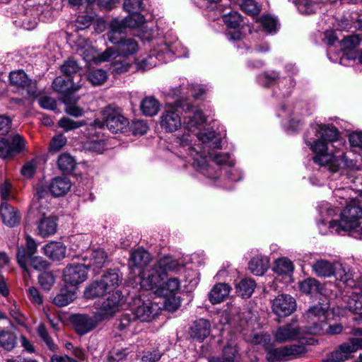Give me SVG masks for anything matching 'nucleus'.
Returning a JSON list of instances; mask_svg holds the SVG:
<instances>
[{
	"instance_id": "f257e3e1",
	"label": "nucleus",
	"mask_w": 362,
	"mask_h": 362,
	"mask_svg": "<svg viewBox=\"0 0 362 362\" xmlns=\"http://www.w3.org/2000/svg\"><path fill=\"white\" fill-rule=\"evenodd\" d=\"M194 137L204 145L203 148H220L221 147V138L216 132L211 129H206L196 134L185 133L181 136H177L176 143L180 148V153L183 156L192 158L193 167L204 175L209 178L215 179L218 177V169H216L213 164L217 166L221 165H230V156L227 153L209 154L207 158L205 156V150L199 144H192Z\"/></svg>"
},
{
	"instance_id": "f03ea898",
	"label": "nucleus",
	"mask_w": 362,
	"mask_h": 362,
	"mask_svg": "<svg viewBox=\"0 0 362 362\" xmlns=\"http://www.w3.org/2000/svg\"><path fill=\"white\" fill-rule=\"evenodd\" d=\"M316 132L320 135L319 139L313 143L306 141L315 154L314 162L332 173L337 172L342 166H347L344 145L338 141V129L332 124H320Z\"/></svg>"
},
{
	"instance_id": "7ed1b4c3",
	"label": "nucleus",
	"mask_w": 362,
	"mask_h": 362,
	"mask_svg": "<svg viewBox=\"0 0 362 362\" xmlns=\"http://www.w3.org/2000/svg\"><path fill=\"white\" fill-rule=\"evenodd\" d=\"M362 209L356 200L347 204L341 214L340 221H332L329 228L332 233L340 234L342 231H351L355 238L362 239Z\"/></svg>"
},
{
	"instance_id": "20e7f679",
	"label": "nucleus",
	"mask_w": 362,
	"mask_h": 362,
	"mask_svg": "<svg viewBox=\"0 0 362 362\" xmlns=\"http://www.w3.org/2000/svg\"><path fill=\"white\" fill-rule=\"evenodd\" d=\"M122 33H123L115 30H110L107 33V38L115 45V48H107L98 57L100 61H109L111 57L116 54L129 58L138 52V42L132 37H122Z\"/></svg>"
},
{
	"instance_id": "39448f33",
	"label": "nucleus",
	"mask_w": 362,
	"mask_h": 362,
	"mask_svg": "<svg viewBox=\"0 0 362 362\" xmlns=\"http://www.w3.org/2000/svg\"><path fill=\"white\" fill-rule=\"evenodd\" d=\"M182 48L181 44L179 42H175L172 44L163 43L156 48L154 49V55H150L147 59H143L142 61L137 63V67L139 69L146 70L149 69L157 65L156 59L160 62H167L172 59L174 54H177L178 57L184 56L188 57L187 54H182L180 52V49Z\"/></svg>"
},
{
	"instance_id": "423d86ee",
	"label": "nucleus",
	"mask_w": 362,
	"mask_h": 362,
	"mask_svg": "<svg viewBox=\"0 0 362 362\" xmlns=\"http://www.w3.org/2000/svg\"><path fill=\"white\" fill-rule=\"evenodd\" d=\"M160 311V307L158 303L141 298H134L131 308L132 314L138 322H151L159 315Z\"/></svg>"
},
{
	"instance_id": "0eeeda50",
	"label": "nucleus",
	"mask_w": 362,
	"mask_h": 362,
	"mask_svg": "<svg viewBox=\"0 0 362 362\" xmlns=\"http://www.w3.org/2000/svg\"><path fill=\"white\" fill-rule=\"evenodd\" d=\"M183 102L176 100L175 104H168L160 117L161 127L166 132H173L182 126V119L180 115L182 110Z\"/></svg>"
},
{
	"instance_id": "6e6552de",
	"label": "nucleus",
	"mask_w": 362,
	"mask_h": 362,
	"mask_svg": "<svg viewBox=\"0 0 362 362\" xmlns=\"http://www.w3.org/2000/svg\"><path fill=\"white\" fill-rule=\"evenodd\" d=\"M26 141L19 134H11L9 138H0V158L11 159L25 151Z\"/></svg>"
},
{
	"instance_id": "1a4fd4ad",
	"label": "nucleus",
	"mask_w": 362,
	"mask_h": 362,
	"mask_svg": "<svg viewBox=\"0 0 362 362\" xmlns=\"http://www.w3.org/2000/svg\"><path fill=\"white\" fill-rule=\"evenodd\" d=\"M103 125L112 133H117L127 125V119L122 115L121 109L112 105L106 107L103 111Z\"/></svg>"
},
{
	"instance_id": "9d476101",
	"label": "nucleus",
	"mask_w": 362,
	"mask_h": 362,
	"mask_svg": "<svg viewBox=\"0 0 362 362\" xmlns=\"http://www.w3.org/2000/svg\"><path fill=\"white\" fill-rule=\"evenodd\" d=\"M182 111L184 112L182 124L188 132H194L200 129L206 122V117L202 112L187 102H183Z\"/></svg>"
},
{
	"instance_id": "9b49d317",
	"label": "nucleus",
	"mask_w": 362,
	"mask_h": 362,
	"mask_svg": "<svg viewBox=\"0 0 362 362\" xmlns=\"http://www.w3.org/2000/svg\"><path fill=\"white\" fill-rule=\"evenodd\" d=\"M163 274L155 265L151 269H146L140 272V285L146 291H153L155 294L163 293L160 285L163 281Z\"/></svg>"
},
{
	"instance_id": "f8f14e48",
	"label": "nucleus",
	"mask_w": 362,
	"mask_h": 362,
	"mask_svg": "<svg viewBox=\"0 0 362 362\" xmlns=\"http://www.w3.org/2000/svg\"><path fill=\"white\" fill-rule=\"evenodd\" d=\"M105 296L107 297L102 299L97 304L98 311L96 313L98 315H100L103 321L111 317L118 311L122 293L120 291H116L107 293Z\"/></svg>"
},
{
	"instance_id": "ddd939ff",
	"label": "nucleus",
	"mask_w": 362,
	"mask_h": 362,
	"mask_svg": "<svg viewBox=\"0 0 362 362\" xmlns=\"http://www.w3.org/2000/svg\"><path fill=\"white\" fill-rule=\"evenodd\" d=\"M71 321L74 325L76 332L80 335H84L93 329L102 322L100 315L95 313L93 316L77 314L72 317Z\"/></svg>"
},
{
	"instance_id": "4468645a",
	"label": "nucleus",
	"mask_w": 362,
	"mask_h": 362,
	"mask_svg": "<svg viewBox=\"0 0 362 362\" xmlns=\"http://www.w3.org/2000/svg\"><path fill=\"white\" fill-rule=\"evenodd\" d=\"M305 351L303 345H289L279 348L270 349L267 351V358L269 361H280L286 360L290 356H297Z\"/></svg>"
},
{
	"instance_id": "2eb2a0df",
	"label": "nucleus",
	"mask_w": 362,
	"mask_h": 362,
	"mask_svg": "<svg viewBox=\"0 0 362 362\" xmlns=\"http://www.w3.org/2000/svg\"><path fill=\"white\" fill-rule=\"evenodd\" d=\"M274 314L280 317H285L291 315L296 309L295 299L287 294H281L276 297L272 305Z\"/></svg>"
},
{
	"instance_id": "dca6fc26",
	"label": "nucleus",
	"mask_w": 362,
	"mask_h": 362,
	"mask_svg": "<svg viewBox=\"0 0 362 362\" xmlns=\"http://www.w3.org/2000/svg\"><path fill=\"white\" fill-rule=\"evenodd\" d=\"M9 81L12 86L25 88L28 95L37 96V83L30 79L23 70L13 71L9 74Z\"/></svg>"
},
{
	"instance_id": "f3484780",
	"label": "nucleus",
	"mask_w": 362,
	"mask_h": 362,
	"mask_svg": "<svg viewBox=\"0 0 362 362\" xmlns=\"http://www.w3.org/2000/svg\"><path fill=\"white\" fill-rule=\"evenodd\" d=\"M63 274L66 284L76 286L87 279V268L84 264H71L65 267Z\"/></svg>"
},
{
	"instance_id": "a211bd4d",
	"label": "nucleus",
	"mask_w": 362,
	"mask_h": 362,
	"mask_svg": "<svg viewBox=\"0 0 362 362\" xmlns=\"http://www.w3.org/2000/svg\"><path fill=\"white\" fill-rule=\"evenodd\" d=\"M84 264L95 274H99L107 262V255L103 249H97L90 252L84 258Z\"/></svg>"
},
{
	"instance_id": "6ab92c4d",
	"label": "nucleus",
	"mask_w": 362,
	"mask_h": 362,
	"mask_svg": "<svg viewBox=\"0 0 362 362\" xmlns=\"http://www.w3.org/2000/svg\"><path fill=\"white\" fill-rule=\"evenodd\" d=\"M301 334V329L292 322L279 326L274 333V339L279 343H284L300 339Z\"/></svg>"
},
{
	"instance_id": "aec40b11",
	"label": "nucleus",
	"mask_w": 362,
	"mask_h": 362,
	"mask_svg": "<svg viewBox=\"0 0 362 362\" xmlns=\"http://www.w3.org/2000/svg\"><path fill=\"white\" fill-rule=\"evenodd\" d=\"M145 22V18L138 12H131L129 15L122 21L113 20L110 24V30H115L124 33L127 28H135L139 27Z\"/></svg>"
},
{
	"instance_id": "412c9836",
	"label": "nucleus",
	"mask_w": 362,
	"mask_h": 362,
	"mask_svg": "<svg viewBox=\"0 0 362 362\" xmlns=\"http://www.w3.org/2000/svg\"><path fill=\"white\" fill-rule=\"evenodd\" d=\"M307 320L308 326L305 332L310 334L312 327L319 325L321 322H325L327 319V310L320 304L310 307L304 315Z\"/></svg>"
},
{
	"instance_id": "4be33fe9",
	"label": "nucleus",
	"mask_w": 362,
	"mask_h": 362,
	"mask_svg": "<svg viewBox=\"0 0 362 362\" xmlns=\"http://www.w3.org/2000/svg\"><path fill=\"white\" fill-rule=\"evenodd\" d=\"M26 247H18L16 254V259L19 266L25 271L28 272L27 262L29 257H32L37 251V245L35 240L30 235L26 236Z\"/></svg>"
},
{
	"instance_id": "5701e85b",
	"label": "nucleus",
	"mask_w": 362,
	"mask_h": 362,
	"mask_svg": "<svg viewBox=\"0 0 362 362\" xmlns=\"http://www.w3.org/2000/svg\"><path fill=\"white\" fill-rule=\"evenodd\" d=\"M338 262H331L327 259H317L311 264L313 272L319 277L329 278L337 272Z\"/></svg>"
},
{
	"instance_id": "b1692460",
	"label": "nucleus",
	"mask_w": 362,
	"mask_h": 362,
	"mask_svg": "<svg viewBox=\"0 0 362 362\" xmlns=\"http://www.w3.org/2000/svg\"><path fill=\"white\" fill-rule=\"evenodd\" d=\"M0 216L4 223L9 227L18 225L21 218L18 209L6 202L0 206Z\"/></svg>"
},
{
	"instance_id": "393cba45",
	"label": "nucleus",
	"mask_w": 362,
	"mask_h": 362,
	"mask_svg": "<svg viewBox=\"0 0 362 362\" xmlns=\"http://www.w3.org/2000/svg\"><path fill=\"white\" fill-rule=\"evenodd\" d=\"M151 261V256L148 252L139 248L131 252L129 266L131 269H138L140 272L146 269V267Z\"/></svg>"
},
{
	"instance_id": "a878e982",
	"label": "nucleus",
	"mask_w": 362,
	"mask_h": 362,
	"mask_svg": "<svg viewBox=\"0 0 362 362\" xmlns=\"http://www.w3.org/2000/svg\"><path fill=\"white\" fill-rule=\"evenodd\" d=\"M154 265L163 276L167 275L168 272H177L184 267L182 262L170 255L160 258Z\"/></svg>"
},
{
	"instance_id": "bb28decb",
	"label": "nucleus",
	"mask_w": 362,
	"mask_h": 362,
	"mask_svg": "<svg viewBox=\"0 0 362 362\" xmlns=\"http://www.w3.org/2000/svg\"><path fill=\"white\" fill-rule=\"evenodd\" d=\"M53 89L59 93H64V95H71L74 92L79 90L81 86L75 84L72 78L67 77L65 79L62 76L57 77L52 83Z\"/></svg>"
},
{
	"instance_id": "cd10ccee",
	"label": "nucleus",
	"mask_w": 362,
	"mask_h": 362,
	"mask_svg": "<svg viewBox=\"0 0 362 362\" xmlns=\"http://www.w3.org/2000/svg\"><path fill=\"white\" fill-rule=\"evenodd\" d=\"M100 280L107 290V293H110L118 291L117 288L121 283L122 279L117 270L109 269L102 276Z\"/></svg>"
},
{
	"instance_id": "c85d7f7f",
	"label": "nucleus",
	"mask_w": 362,
	"mask_h": 362,
	"mask_svg": "<svg viewBox=\"0 0 362 362\" xmlns=\"http://www.w3.org/2000/svg\"><path fill=\"white\" fill-rule=\"evenodd\" d=\"M71 181L65 177H57L54 178L49 186V189L52 195L61 197L65 195L70 189Z\"/></svg>"
},
{
	"instance_id": "c756f323",
	"label": "nucleus",
	"mask_w": 362,
	"mask_h": 362,
	"mask_svg": "<svg viewBox=\"0 0 362 362\" xmlns=\"http://www.w3.org/2000/svg\"><path fill=\"white\" fill-rule=\"evenodd\" d=\"M109 60H112L110 66V70L115 76L123 74L129 71L132 61L128 58L119 54H115Z\"/></svg>"
},
{
	"instance_id": "7c9ffc66",
	"label": "nucleus",
	"mask_w": 362,
	"mask_h": 362,
	"mask_svg": "<svg viewBox=\"0 0 362 362\" xmlns=\"http://www.w3.org/2000/svg\"><path fill=\"white\" fill-rule=\"evenodd\" d=\"M210 323L204 319H199L191 328V336L199 341H204L210 334Z\"/></svg>"
},
{
	"instance_id": "2f4dec72",
	"label": "nucleus",
	"mask_w": 362,
	"mask_h": 362,
	"mask_svg": "<svg viewBox=\"0 0 362 362\" xmlns=\"http://www.w3.org/2000/svg\"><path fill=\"white\" fill-rule=\"evenodd\" d=\"M231 288L225 283L216 284L211 290L209 298L212 304H217L223 302L229 296Z\"/></svg>"
},
{
	"instance_id": "473e14b6",
	"label": "nucleus",
	"mask_w": 362,
	"mask_h": 362,
	"mask_svg": "<svg viewBox=\"0 0 362 362\" xmlns=\"http://www.w3.org/2000/svg\"><path fill=\"white\" fill-rule=\"evenodd\" d=\"M344 329L343 325L341 323H335L333 325H327V322H321L319 325H315L311 327L310 334H329L336 335L342 332Z\"/></svg>"
},
{
	"instance_id": "72a5a7b5",
	"label": "nucleus",
	"mask_w": 362,
	"mask_h": 362,
	"mask_svg": "<svg viewBox=\"0 0 362 362\" xmlns=\"http://www.w3.org/2000/svg\"><path fill=\"white\" fill-rule=\"evenodd\" d=\"M44 254L53 260L65 257L66 247L60 242H51L43 247Z\"/></svg>"
},
{
	"instance_id": "f704fd0d",
	"label": "nucleus",
	"mask_w": 362,
	"mask_h": 362,
	"mask_svg": "<svg viewBox=\"0 0 362 362\" xmlns=\"http://www.w3.org/2000/svg\"><path fill=\"white\" fill-rule=\"evenodd\" d=\"M138 325L139 322L132 313H125L121 316L117 329L124 333L134 334L137 332Z\"/></svg>"
},
{
	"instance_id": "c9c22d12",
	"label": "nucleus",
	"mask_w": 362,
	"mask_h": 362,
	"mask_svg": "<svg viewBox=\"0 0 362 362\" xmlns=\"http://www.w3.org/2000/svg\"><path fill=\"white\" fill-rule=\"evenodd\" d=\"M57 224L52 217H44L38 223V234L42 238L51 236L56 233Z\"/></svg>"
},
{
	"instance_id": "e433bc0d",
	"label": "nucleus",
	"mask_w": 362,
	"mask_h": 362,
	"mask_svg": "<svg viewBox=\"0 0 362 362\" xmlns=\"http://www.w3.org/2000/svg\"><path fill=\"white\" fill-rule=\"evenodd\" d=\"M344 301L346 303V308L355 314L362 315V293L356 291H353L350 295L344 296Z\"/></svg>"
},
{
	"instance_id": "4c0bfd02",
	"label": "nucleus",
	"mask_w": 362,
	"mask_h": 362,
	"mask_svg": "<svg viewBox=\"0 0 362 362\" xmlns=\"http://www.w3.org/2000/svg\"><path fill=\"white\" fill-rule=\"evenodd\" d=\"M269 267V262L267 257H255L249 262V269L256 276L263 275Z\"/></svg>"
},
{
	"instance_id": "58836bf2",
	"label": "nucleus",
	"mask_w": 362,
	"mask_h": 362,
	"mask_svg": "<svg viewBox=\"0 0 362 362\" xmlns=\"http://www.w3.org/2000/svg\"><path fill=\"white\" fill-rule=\"evenodd\" d=\"M16 335L10 330H0V348L5 351H11L17 344Z\"/></svg>"
},
{
	"instance_id": "ea45409f",
	"label": "nucleus",
	"mask_w": 362,
	"mask_h": 362,
	"mask_svg": "<svg viewBox=\"0 0 362 362\" xmlns=\"http://www.w3.org/2000/svg\"><path fill=\"white\" fill-rule=\"evenodd\" d=\"M140 107L144 115L152 117L158 112L160 103L155 98L148 96L143 99Z\"/></svg>"
},
{
	"instance_id": "a19ab883",
	"label": "nucleus",
	"mask_w": 362,
	"mask_h": 362,
	"mask_svg": "<svg viewBox=\"0 0 362 362\" xmlns=\"http://www.w3.org/2000/svg\"><path fill=\"white\" fill-rule=\"evenodd\" d=\"M334 276L347 286L354 287L355 286L354 274L350 268L346 265H343L339 262V267H337V272Z\"/></svg>"
},
{
	"instance_id": "79ce46f5",
	"label": "nucleus",
	"mask_w": 362,
	"mask_h": 362,
	"mask_svg": "<svg viewBox=\"0 0 362 362\" xmlns=\"http://www.w3.org/2000/svg\"><path fill=\"white\" fill-rule=\"evenodd\" d=\"M78 100V98H75L73 95H64V103L66 104L65 112L73 117H81L84 114V110L75 105Z\"/></svg>"
},
{
	"instance_id": "37998d69",
	"label": "nucleus",
	"mask_w": 362,
	"mask_h": 362,
	"mask_svg": "<svg viewBox=\"0 0 362 362\" xmlns=\"http://www.w3.org/2000/svg\"><path fill=\"white\" fill-rule=\"evenodd\" d=\"M255 282L251 279H243L235 284L236 293L243 298L251 296L255 288Z\"/></svg>"
},
{
	"instance_id": "c03bdc74",
	"label": "nucleus",
	"mask_w": 362,
	"mask_h": 362,
	"mask_svg": "<svg viewBox=\"0 0 362 362\" xmlns=\"http://www.w3.org/2000/svg\"><path fill=\"white\" fill-rule=\"evenodd\" d=\"M107 294V291L105 288L100 280L93 281L88 286H87L84 291V296L86 298L101 297Z\"/></svg>"
},
{
	"instance_id": "a18cd8bd",
	"label": "nucleus",
	"mask_w": 362,
	"mask_h": 362,
	"mask_svg": "<svg viewBox=\"0 0 362 362\" xmlns=\"http://www.w3.org/2000/svg\"><path fill=\"white\" fill-rule=\"evenodd\" d=\"M160 288L163 291V293L156 294L157 296H168L177 293L180 289V281L177 277L170 278L166 282L162 281Z\"/></svg>"
},
{
	"instance_id": "49530a36",
	"label": "nucleus",
	"mask_w": 362,
	"mask_h": 362,
	"mask_svg": "<svg viewBox=\"0 0 362 362\" xmlns=\"http://www.w3.org/2000/svg\"><path fill=\"white\" fill-rule=\"evenodd\" d=\"M76 298L74 291L67 289H62L60 292L54 298L53 303L59 307H64L74 301Z\"/></svg>"
},
{
	"instance_id": "de8ad7c7",
	"label": "nucleus",
	"mask_w": 362,
	"mask_h": 362,
	"mask_svg": "<svg viewBox=\"0 0 362 362\" xmlns=\"http://www.w3.org/2000/svg\"><path fill=\"white\" fill-rule=\"evenodd\" d=\"M293 264L287 258H280L275 262L274 271L279 275L290 276L293 272Z\"/></svg>"
},
{
	"instance_id": "09e8293b",
	"label": "nucleus",
	"mask_w": 362,
	"mask_h": 362,
	"mask_svg": "<svg viewBox=\"0 0 362 362\" xmlns=\"http://www.w3.org/2000/svg\"><path fill=\"white\" fill-rule=\"evenodd\" d=\"M57 165L63 173H70L76 167V161L69 154L64 153L59 157Z\"/></svg>"
},
{
	"instance_id": "8fccbe9b",
	"label": "nucleus",
	"mask_w": 362,
	"mask_h": 362,
	"mask_svg": "<svg viewBox=\"0 0 362 362\" xmlns=\"http://www.w3.org/2000/svg\"><path fill=\"white\" fill-rule=\"evenodd\" d=\"M37 332L40 339L46 344L47 347L52 351L55 352L58 349V346L54 343L52 338L49 336L45 326L40 324L37 328Z\"/></svg>"
},
{
	"instance_id": "3c124183",
	"label": "nucleus",
	"mask_w": 362,
	"mask_h": 362,
	"mask_svg": "<svg viewBox=\"0 0 362 362\" xmlns=\"http://www.w3.org/2000/svg\"><path fill=\"white\" fill-rule=\"evenodd\" d=\"M107 78V72L101 69L90 71L88 74V81L94 86H100Z\"/></svg>"
},
{
	"instance_id": "603ef678",
	"label": "nucleus",
	"mask_w": 362,
	"mask_h": 362,
	"mask_svg": "<svg viewBox=\"0 0 362 362\" xmlns=\"http://www.w3.org/2000/svg\"><path fill=\"white\" fill-rule=\"evenodd\" d=\"M300 291L306 294H315L320 291V284L315 279H308L300 284Z\"/></svg>"
},
{
	"instance_id": "864d4df0",
	"label": "nucleus",
	"mask_w": 362,
	"mask_h": 362,
	"mask_svg": "<svg viewBox=\"0 0 362 362\" xmlns=\"http://www.w3.org/2000/svg\"><path fill=\"white\" fill-rule=\"evenodd\" d=\"M241 9L248 15H257L261 11V6L254 0H240L239 2Z\"/></svg>"
},
{
	"instance_id": "5fc2aeb1",
	"label": "nucleus",
	"mask_w": 362,
	"mask_h": 362,
	"mask_svg": "<svg viewBox=\"0 0 362 362\" xmlns=\"http://www.w3.org/2000/svg\"><path fill=\"white\" fill-rule=\"evenodd\" d=\"M223 21L228 27L236 28L242 22V17L238 12L230 11L223 16Z\"/></svg>"
},
{
	"instance_id": "6e6d98bb",
	"label": "nucleus",
	"mask_w": 362,
	"mask_h": 362,
	"mask_svg": "<svg viewBox=\"0 0 362 362\" xmlns=\"http://www.w3.org/2000/svg\"><path fill=\"white\" fill-rule=\"evenodd\" d=\"M259 22L263 30L268 33H276L277 30V21L270 16H262L259 19Z\"/></svg>"
},
{
	"instance_id": "4d7b16f0",
	"label": "nucleus",
	"mask_w": 362,
	"mask_h": 362,
	"mask_svg": "<svg viewBox=\"0 0 362 362\" xmlns=\"http://www.w3.org/2000/svg\"><path fill=\"white\" fill-rule=\"evenodd\" d=\"M357 338H350L348 341L339 345L340 349L349 360L351 354L358 351Z\"/></svg>"
},
{
	"instance_id": "13d9d810",
	"label": "nucleus",
	"mask_w": 362,
	"mask_h": 362,
	"mask_svg": "<svg viewBox=\"0 0 362 362\" xmlns=\"http://www.w3.org/2000/svg\"><path fill=\"white\" fill-rule=\"evenodd\" d=\"M61 69L66 77L71 78L72 74H76L80 68L75 60L69 59L64 62Z\"/></svg>"
},
{
	"instance_id": "bf43d9fd",
	"label": "nucleus",
	"mask_w": 362,
	"mask_h": 362,
	"mask_svg": "<svg viewBox=\"0 0 362 362\" xmlns=\"http://www.w3.org/2000/svg\"><path fill=\"white\" fill-rule=\"evenodd\" d=\"M58 124L61 128L68 132L83 126L85 122L82 121H74L64 117L59 121Z\"/></svg>"
},
{
	"instance_id": "052dcab7",
	"label": "nucleus",
	"mask_w": 362,
	"mask_h": 362,
	"mask_svg": "<svg viewBox=\"0 0 362 362\" xmlns=\"http://www.w3.org/2000/svg\"><path fill=\"white\" fill-rule=\"evenodd\" d=\"M38 280L43 289L49 290L54 284L55 277L52 272H45L39 276Z\"/></svg>"
},
{
	"instance_id": "680f3d73",
	"label": "nucleus",
	"mask_w": 362,
	"mask_h": 362,
	"mask_svg": "<svg viewBox=\"0 0 362 362\" xmlns=\"http://www.w3.org/2000/svg\"><path fill=\"white\" fill-rule=\"evenodd\" d=\"M361 42V39L358 35H350L345 37L341 42V45L343 49L347 50H352L357 47Z\"/></svg>"
},
{
	"instance_id": "e2e57ef3",
	"label": "nucleus",
	"mask_w": 362,
	"mask_h": 362,
	"mask_svg": "<svg viewBox=\"0 0 362 362\" xmlns=\"http://www.w3.org/2000/svg\"><path fill=\"white\" fill-rule=\"evenodd\" d=\"M348 359L346 358L345 355L342 352L341 349L339 346V348L327 354L325 357L323 358V362H344L347 361Z\"/></svg>"
},
{
	"instance_id": "0e129e2a",
	"label": "nucleus",
	"mask_w": 362,
	"mask_h": 362,
	"mask_svg": "<svg viewBox=\"0 0 362 362\" xmlns=\"http://www.w3.org/2000/svg\"><path fill=\"white\" fill-rule=\"evenodd\" d=\"M279 79V74L276 72H272L259 76L258 78V81L262 86L269 87L276 83Z\"/></svg>"
},
{
	"instance_id": "69168bd1",
	"label": "nucleus",
	"mask_w": 362,
	"mask_h": 362,
	"mask_svg": "<svg viewBox=\"0 0 362 362\" xmlns=\"http://www.w3.org/2000/svg\"><path fill=\"white\" fill-rule=\"evenodd\" d=\"M28 260L30 262V265L36 270H44L49 267L48 262L41 257L33 255L28 257Z\"/></svg>"
},
{
	"instance_id": "338daca9",
	"label": "nucleus",
	"mask_w": 362,
	"mask_h": 362,
	"mask_svg": "<svg viewBox=\"0 0 362 362\" xmlns=\"http://www.w3.org/2000/svg\"><path fill=\"white\" fill-rule=\"evenodd\" d=\"M0 195L4 201L15 199V196L12 194V187L10 182L5 181L0 185Z\"/></svg>"
},
{
	"instance_id": "774afa93",
	"label": "nucleus",
	"mask_w": 362,
	"mask_h": 362,
	"mask_svg": "<svg viewBox=\"0 0 362 362\" xmlns=\"http://www.w3.org/2000/svg\"><path fill=\"white\" fill-rule=\"evenodd\" d=\"M66 143V139L62 134L57 135L50 141L49 150L53 152L59 151Z\"/></svg>"
}]
</instances>
